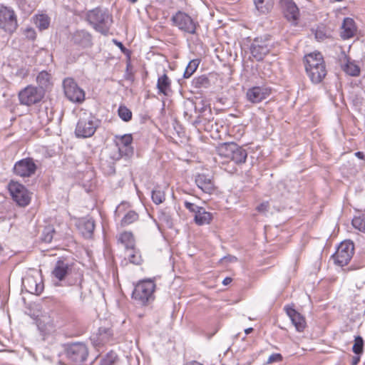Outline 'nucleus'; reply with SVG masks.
<instances>
[{"label":"nucleus","instance_id":"obj_1","mask_svg":"<svg viewBox=\"0 0 365 365\" xmlns=\"http://www.w3.org/2000/svg\"><path fill=\"white\" fill-rule=\"evenodd\" d=\"M219 155L223 159L222 165L224 170L229 173H235L237 169L234 165H230V162L235 165H242L246 162L247 152L242 147L235 143H225L220 145L217 148Z\"/></svg>","mask_w":365,"mask_h":365},{"label":"nucleus","instance_id":"obj_2","mask_svg":"<svg viewBox=\"0 0 365 365\" xmlns=\"http://www.w3.org/2000/svg\"><path fill=\"white\" fill-rule=\"evenodd\" d=\"M305 71L310 81L318 84L327 76V68L324 58L319 52H312L304 56Z\"/></svg>","mask_w":365,"mask_h":365},{"label":"nucleus","instance_id":"obj_3","mask_svg":"<svg viewBox=\"0 0 365 365\" xmlns=\"http://www.w3.org/2000/svg\"><path fill=\"white\" fill-rule=\"evenodd\" d=\"M88 23L98 32L107 35L113 24V16L106 9L95 8L87 12Z\"/></svg>","mask_w":365,"mask_h":365},{"label":"nucleus","instance_id":"obj_4","mask_svg":"<svg viewBox=\"0 0 365 365\" xmlns=\"http://www.w3.org/2000/svg\"><path fill=\"white\" fill-rule=\"evenodd\" d=\"M155 284L151 279L139 282L134 287L132 298L142 305H146L154 300Z\"/></svg>","mask_w":365,"mask_h":365},{"label":"nucleus","instance_id":"obj_5","mask_svg":"<svg viewBox=\"0 0 365 365\" xmlns=\"http://www.w3.org/2000/svg\"><path fill=\"white\" fill-rule=\"evenodd\" d=\"M98 127V121L91 114L84 113L77 123L75 134L78 138H90L95 133Z\"/></svg>","mask_w":365,"mask_h":365},{"label":"nucleus","instance_id":"obj_6","mask_svg":"<svg viewBox=\"0 0 365 365\" xmlns=\"http://www.w3.org/2000/svg\"><path fill=\"white\" fill-rule=\"evenodd\" d=\"M66 355L68 359L73 361L75 365H87L88 349L83 343L77 342L68 345Z\"/></svg>","mask_w":365,"mask_h":365},{"label":"nucleus","instance_id":"obj_7","mask_svg":"<svg viewBox=\"0 0 365 365\" xmlns=\"http://www.w3.org/2000/svg\"><path fill=\"white\" fill-rule=\"evenodd\" d=\"M45 93L43 88L29 85L19 93V100L21 105L30 106L39 103Z\"/></svg>","mask_w":365,"mask_h":365},{"label":"nucleus","instance_id":"obj_8","mask_svg":"<svg viewBox=\"0 0 365 365\" xmlns=\"http://www.w3.org/2000/svg\"><path fill=\"white\" fill-rule=\"evenodd\" d=\"M9 193L14 202L21 207L27 206L31 202V194L22 184L11 181L8 185Z\"/></svg>","mask_w":365,"mask_h":365},{"label":"nucleus","instance_id":"obj_9","mask_svg":"<svg viewBox=\"0 0 365 365\" xmlns=\"http://www.w3.org/2000/svg\"><path fill=\"white\" fill-rule=\"evenodd\" d=\"M63 88L66 97L71 102L81 103L85 100V92L75 80L68 77L63 81Z\"/></svg>","mask_w":365,"mask_h":365},{"label":"nucleus","instance_id":"obj_10","mask_svg":"<svg viewBox=\"0 0 365 365\" xmlns=\"http://www.w3.org/2000/svg\"><path fill=\"white\" fill-rule=\"evenodd\" d=\"M173 25L185 33L195 34L197 23L185 12L178 11L171 17Z\"/></svg>","mask_w":365,"mask_h":365},{"label":"nucleus","instance_id":"obj_11","mask_svg":"<svg viewBox=\"0 0 365 365\" xmlns=\"http://www.w3.org/2000/svg\"><path fill=\"white\" fill-rule=\"evenodd\" d=\"M354 244L351 242L344 241L341 242L331 256L334 264L340 267L346 265L354 255Z\"/></svg>","mask_w":365,"mask_h":365},{"label":"nucleus","instance_id":"obj_12","mask_svg":"<svg viewBox=\"0 0 365 365\" xmlns=\"http://www.w3.org/2000/svg\"><path fill=\"white\" fill-rule=\"evenodd\" d=\"M271 48L272 45L269 38L257 37L252 42L250 51L252 57L260 61L269 53Z\"/></svg>","mask_w":365,"mask_h":365},{"label":"nucleus","instance_id":"obj_13","mask_svg":"<svg viewBox=\"0 0 365 365\" xmlns=\"http://www.w3.org/2000/svg\"><path fill=\"white\" fill-rule=\"evenodd\" d=\"M18 26L16 16L14 11L7 6H0V28L6 32L11 34Z\"/></svg>","mask_w":365,"mask_h":365},{"label":"nucleus","instance_id":"obj_14","mask_svg":"<svg viewBox=\"0 0 365 365\" xmlns=\"http://www.w3.org/2000/svg\"><path fill=\"white\" fill-rule=\"evenodd\" d=\"M36 165L31 158H24L17 161L14 166V173L20 177H29L34 174Z\"/></svg>","mask_w":365,"mask_h":365},{"label":"nucleus","instance_id":"obj_15","mask_svg":"<svg viewBox=\"0 0 365 365\" xmlns=\"http://www.w3.org/2000/svg\"><path fill=\"white\" fill-rule=\"evenodd\" d=\"M271 93V88L266 86H254L249 88L246 96L247 100L252 103H258L266 99Z\"/></svg>","mask_w":365,"mask_h":365},{"label":"nucleus","instance_id":"obj_16","mask_svg":"<svg viewBox=\"0 0 365 365\" xmlns=\"http://www.w3.org/2000/svg\"><path fill=\"white\" fill-rule=\"evenodd\" d=\"M21 286L23 290L34 294H41L43 289V284L38 281V277L31 274H27L22 278Z\"/></svg>","mask_w":365,"mask_h":365},{"label":"nucleus","instance_id":"obj_17","mask_svg":"<svg viewBox=\"0 0 365 365\" xmlns=\"http://www.w3.org/2000/svg\"><path fill=\"white\" fill-rule=\"evenodd\" d=\"M72 266V263H70L65 259H58L55 264L53 269L51 272V274L53 277L61 282L71 273Z\"/></svg>","mask_w":365,"mask_h":365},{"label":"nucleus","instance_id":"obj_18","mask_svg":"<svg viewBox=\"0 0 365 365\" xmlns=\"http://www.w3.org/2000/svg\"><path fill=\"white\" fill-rule=\"evenodd\" d=\"M113 335L112 330L108 328L100 327L96 334L91 336V341L93 346H99L110 341Z\"/></svg>","mask_w":365,"mask_h":365},{"label":"nucleus","instance_id":"obj_19","mask_svg":"<svg viewBox=\"0 0 365 365\" xmlns=\"http://www.w3.org/2000/svg\"><path fill=\"white\" fill-rule=\"evenodd\" d=\"M77 227L83 237L91 238L95 229L94 220L91 217L81 218L77 222Z\"/></svg>","mask_w":365,"mask_h":365},{"label":"nucleus","instance_id":"obj_20","mask_svg":"<svg viewBox=\"0 0 365 365\" xmlns=\"http://www.w3.org/2000/svg\"><path fill=\"white\" fill-rule=\"evenodd\" d=\"M287 314L292 321V324L295 327L297 331H303L306 327V321L304 317L291 307L286 308Z\"/></svg>","mask_w":365,"mask_h":365},{"label":"nucleus","instance_id":"obj_21","mask_svg":"<svg viewBox=\"0 0 365 365\" xmlns=\"http://www.w3.org/2000/svg\"><path fill=\"white\" fill-rule=\"evenodd\" d=\"M195 183L205 193L211 194L215 190L212 180L205 174H198L196 175Z\"/></svg>","mask_w":365,"mask_h":365},{"label":"nucleus","instance_id":"obj_22","mask_svg":"<svg viewBox=\"0 0 365 365\" xmlns=\"http://www.w3.org/2000/svg\"><path fill=\"white\" fill-rule=\"evenodd\" d=\"M283 3L284 16L288 21L296 24L299 18V9L297 5L292 0H283Z\"/></svg>","mask_w":365,"mask_h":365},{"label":"nucleus","instance_id":"obj_23","mask_svg":"<svg viewBox=\"0 0 365 365\" xmlns=\"http://www.w3.org/2000/svg\"><path fill=\"white\" fill-rule=\"evenodd\" d=\"M133 137L130 134H125L119 138L117 145L120 153L129 156L133 154V150L131 146Z\"/></svg>","mask_w":365,"mask_h":365},{"label":"nucleus","instance_id":"obj_24","mask_svg":"<svg viewBox=\"0 0 365 365\" xmlns=\"http://www.w3.org/2000/svg\"><path fill=\"white\" fill-rule=\"evenodd\" d=\"M356 31L354 21L351 18H345L341 25V37L343 39H349L355 35Z\"/></svg>","mask_w":365,"mask_h":365},{"label":"nucleus","instance_id":"obj_25","mask_svg":"<svg viewBox=\"0 0 365 365\" xmlns=\"http://www.w3.org/2000/svg\"><path fill=\"white\" fill-rule=\"evenodd\" d=\"M73 40L76 44L84 48L89 47L92 44L91 34L83 30L77 31L73 34Z\"/></svg>","mask_w":365,"mask_h":365},{"label":"nucleus","instance_id":"obj_26","mask_svg":"<svg viewBox=\"0 0 365 365\" xmlns=\"http://www.w3.org/2000/svg\"><path fill=\"white\" fill-rule=\"evenodd\" d=\"M157 88L158 94H163L167 96L171 93V81L166 74L158 77Z\"/></svg>","mask_w":365,"mask_h":365},{"label":"nucleus","instance_id":"obj_27","mask_svg":"<svg viewBox=\"0 0 365 365\" xmlns=\"http://www.w3.org/2000/svg\"><path fill=\"white\" fill-rule=\"evenodd\" d=\"M125 259H128L130 263L140 265L143 262V258L139 250L135 247L125 250Z\"/></svg>","mask_w":365,"mask_h":365},{"label":"nucleus","instance_id":"obj_28","mask_svg":"<svg viewBox=\"0 0 365 365\" xmlns=\"http://www.w3.org/2000/svg\"><path fill=\"white\" fill-rule=\"evenodd\" d=\"M36 82L38 85V88H43L45 93L52 86L51 74L46 71L39 72L36 76Z\"/></svg>","mask_w":365,"mask_h":365},{"label":"nucleus","instance_id":"obj_29","mask_svg":"<svg viewBox=\"0 0 365 365\" xmlns=\"http://www.w3.org/2000/svg\"><path fill=\"white\" fill-rule=\"evenodd\" d=\"M212 219V215L210 212H207L204 207L200 208L196 215H195V222L197 225H208Z\"/></svg>","mask_w":365,"mask_h":365},{"label":"nucleus","instance_id":"obj_30","mask_svg":"<svg viewBox=\"0 0 365 365\" xmlns=\"http://www.w3.org/2000/svg\"><path fill=\"white\" fill-rule=\"evenodd\" d=\"M118 242L124 246L125 250L135 247L133 235L130 232H123L118 235Z\"/></svg>","mask_w":365,"mask_h":365},{"label":"nucleus","instance_id":"obj_31","mask_svg":"<svg viewBox=\"0 0 365 365\" xmlns=\"http://www.w3.org/2000/svg\"><path fill=\"white\" fill-rule=\"evenodd\" d=\"M33 20L36 26L40 31L48 29L50 25V18L48 16V15L44 14L35 15L33 17Z\"/></svg>","mask_w":365,"mask_h":365},{"label":"nucleus","instance_id":"obj_32","mask_svg":"<svg viewBox=\"0 0 365 365\" xmlns=\"http://www.w3.org/2000/svg\"><path fill=\"white\" fill-rule=\"evenodd\" d=\"M191 106H193V103H191ZM195 111H197L199 113V115L197 116V120L195 121L197 122H201V118H203L205 120H210V118H205V115H206V113L207 112L211 115V109L210 106H207L205 105L203 101H201L199 103V106L197 104L194 105Z\"/></svg>","mask_w":365,"mask_h":365},{"label":"nucleus","instance_id":"obj_33","mask_svg":"<svg viewBox=\"0 0 365 365\" xmlns=\"http://www.w3.org/2000/svg\"><path fill=\"white\" fill-rule=\"evenodd\" d=\"M192 86L195 88H207L210 86V81L206 75H201L192 79Z\"/></svg>","mask_w":365,"mask_h":365},{"label":"nucleus","instance_id":"obj_34","mask_svg":"<svg viewBox=\"0 0 365 365\" xmlns=\"http://www.w3.org/2000/svg\"><path fill=\"white\" fill-rule=\"evenodd\" d=\"M257 10L262 14L269 11L273 5V0H253Z\"/></svg>","mask_w":365,"mask_h":365},{"label":"nucleus","instance_id":"obj_35","mask_svg":"<svg viewBox=\"0 0 365 365\" xmlns=\"http://www.w3.org/2000/svg\"><path fill=\"white\" fill-rule=\"evenodd\" d=\"M343 71L351 76H358L360 73L359 66L349 60L344 65Z\"/></svg>","mask_w":365,"mask_h":365},{"label":"nucleus","instance_id":"obj_36","mask_svg":"<svg viewBox=\"0 0 365 365\" xmlns=\"http://www.w3.org/2000/svg\"><path fill=\"white\" fill-rule=\"evenodd\" d=\"M138 214L134 210L128 211L120 220L123 227L129 225L138 220Z\"/></svg>","mask_w":365,"mask_h":365},{"label":"nucleus","instance_id":"obj_37","mask_svg":"<svg viewBox=\"0 0 365 365\" xmlns=\"http://www.w3.org/2000/svg\"><path fill=\"white\" fill-rule=\"evenodd\" d=\"M151 198L155 204L160 205L165 200V192L159 186H157L151 192Z\"/></svg>","mask_w":365,"mask_h":365},{"label":"nucleus","instance_id":"obj_38","mask_svg":"<svg viewBox=\"0 0 365 365\" xmlns=\"http://www.w3.org/2000/svg\"><path fill=\"white\" fill-rule=\"evenodd\" d=\"M200 63V60L198 58L191 60L185 70L183 77L185 78H190L195 72V71L199 66Z\"/></svg>","mask_w":365,"mask_h":365},{"label":"nucleus","instance_id":"obj_39","mask_svg":"<svg viewBox=\"0 0 365 365\" xmlns=\"http://www.w3.org/2000/svg\"><path fill=\"white\" fill-rule=\"evenodd\" d=\"M55 234L56 231L53 227L52 225H48L45 227L43 230L41 240L46 243H50Z\"/></svg>","mask_w":365,"mask_h":365},{"label":"nucleus","instance_id":"obj_40","mask_svg":"<svg viewBox=\"0 0 365 365\" xmlns=\"http://www.w3.org/2000/svg\"><path fill=\"white\" fill-rule=\"evenodd\" d=\"M118 113L121 120L128 122L132 118V112L126 106H120L118 109Z\"/></svg>","mask_w":365,"mask_h":365},{"label":"nucleus","instance_id":"obj_41","mask_svg":"<svg viewBox=\"0 0 365 365\" xmlns=\"http://www.w3.org/2000/svg\"><path fill=\"white\" fill-rule=\"evenodd\" d=\"M352 225L354 228L365 233V215L354 217L352 220Z\"/></svg>","mask_w":365,"mask_h":365},{"label":"nucleus","instance_id":"obj_42","mask_svg":"<svg viewBox=\"0 0 365 365\" xmlns=\"http://www.w3.org/2000/svg\"><path fill=\"white\" fill-rule=\"evenodd\" d=\"M364 340L361 336H358L355 337L354 344L352 347V351L356 354H360L363 352Z\"/></svg>","mask_w":365,"mask_h":365},{"label":"nucleus","instance_id":"obj_43","mask_svg":"<svg viewBox=\"0 0 365 365\" xmlns=\"http://www.w3.org/2000/svg\"><path fill=\"white\" fill-rule=\"evenodd\" d=\"M129 207V204L127 202L120 203L115 210V217H120V216Z\"/></svg>","mask_w":365,"mask_h":365},{"label":"nucleus","instance_id":"obj_44","mask_svg":"<svg viewBox=\"0 0 365 365\" xmlns=\"http://www.w3.org/2000/svg\"><path fill=\"white\" fill-rule=\"evenodd\" d=\"M184 206L190 212L195 213V215H196L197 210H199L200 208L202 207H199V206L195 205L194 203L188 202L187 200L184 201Z\"/></svg>","mask_w":365,"mask_h":365},{"label":"nucleus","instance_id":"obj_45","mask_svg":"<svg viewBox=\"0 0 365 365\" xmlns=\"http://www.w3.org/2000/svg\"><path fill=\"white\" fill-rule=\"evenodd\" d=\"M282 359H283V357L281 354L275 353V354H271L269 356L267 363L269 364H272L274 362H279V361H282Z\"/></svg>","mask_w":365,"mask_h":365},{"label":"nucleus","instance_id":"obj_46","mask_svg":"<svg viewBox=\"0 0 365 365\" xmlns=\"http://www.w3.org/2000/svg\"><path fill=\"white\" fill-rule=\"evenodd\" d=\"M327 37L325 32L322 28H317L315 31V38L321 41Z\"/></svg>","mask_w":365,"mask_h":365},{"label":"nucleus","instance_id":"obj_47","mask_svg":"<svg viewBox=\"0 0 365 365\" xmlns=\"http://www.w3.org/2000/svg\"><path fill=\"white\" fill-rule=\"evenodd\" d=\"M257 210L261 213H265L269 209V202L267 201L263 202L257 207Z\"/></svg>","mask_w":365,"mask_h":365},{"label":"nucleus","instance_id":"obj_48","mask_svg":"<svg viewBox=\"0 0 365 365\" xmlns=\"http://www.w3.org/2000/svg\"><path fill=\"white\" fill-rule=\"evenodd\" d=\"M26 36L28 38L34 40L36 38V32L32 28H27L25 30Z\"/></svg>","mask_w":365,"mask_h":365},{"label":"nucleus","instance_id":"obj_49","mask_svg":"<svg viewBox=\"0 0 365 365\" xmlns=\"http://www.w3.org/2000/svg\"><path fill=\"white\" fill-rule=\"evenodd\" d=\"M114 359H112L110 357H107L102 360L100 365H113L114 364Z\"/></svg>","mask_w":365,"mask_h":365},{"label":"nucleus","instance_id":"obj_50","mask_svg":"<svg viewBox=\"0 0 365 365\" xmlns=\"http://www.w3.org/2000/svg\"><path fill=\"white\" fill-rule=\"evenodd\" d=\"M224 259L227 260L230 262H236L237 260V257L235 256H227L225 257Z\"/></svg>","mask_w":365,"mask_h":365},{"label":"nucleus","instance_id":"obj_51","mask_svg":"<svg viewBox=\"0 0 365 365\" xmlns=\"http://www.w3.org/2000/svg\"><path fill=\"white\" fill-rule=\"evenodd\" d=\"M355 155L359 158V159H364V155L362 152H360V151H358L356 153H355Z\"/></svg>","mask_w":365,"mask_h":365},{"label":"nucleus","instance_id":"obj_52","mask_svg":"<svg viewBox=\"0 0 365 365\" xmlns=\"http://www.w3.org/2000/svg\"><path fill=\"white\" fill-rule=\"evenodd\" d=\"M232 281V279L230 277H226L224 279L223 282H222V284L224 285H227L228 284H230Z\"/></svg>","mask_w":365,"mask_h":365},{"label":"nucleus","instance_id":"obj_53","mask_svg":"<svg viewBox=\"0 0 365 365\" xmlns=\"http://www.w3.org/2000/svg\"><path fill=\"white\" fill-rule=\"evenodd\" d=\"M186 365H203L196 361H192L191 362L187 363Z\"/></svg>","mask_w":365,"mask_h":365},{"label":"nucleus","instance_id":"obj_54","mask_svg":"<svg viewBox=\"0 0 365 365\" xmlns=\"http://www.w3.org/2000/svg\"><path fill=\"white\" fill-rule=\"evenodd\" d=\"M116 43V45L122 50L123 51L124 50V46L123 45V43L121 42H118V41H115Z\"/></svg>","mask_w":365,"mask_h":365},{"label":"nucleus","instance_id":"obj_55","mask_svg":"<svg viewBox=\"0 0 365 365\" xmlns=\"http://www.w3.org/2000/svg\"><path fill=\"white\" fill-rule=\"evenodd\" d=\"M253 331V329L252 328H247L245 330V332L246 334H249L250 333H251L252 331Z\"/></svg>","mask_w":365,"mask_h":365},{"label":"nucleus","instance_id":"obj_56","mask_svg":"<svg viewBox=\"0 0 365 365\" xmlns=\"http://www.w3.org/2000/svg\"><path fill=\"white\" fill-rule=\"evenodd\" d=\"M359 360V358L354 359V364H356Z\"/></svg>","mask_w":365,"mask_h":365},{"label":"nucleus","instance_id":"obj_57","mask_svg":"<svg viewBox=\"0 0 365 365\" xmlns=\"http://www.w3.org/2000/svg\"><path fill=\"white\" fill-rule=\"evenodd\" d=\"M82 274H79V279H80V281H81V278H82Z\"/></svg>","mask_w":365,"mask_h":365}]
</instances>
